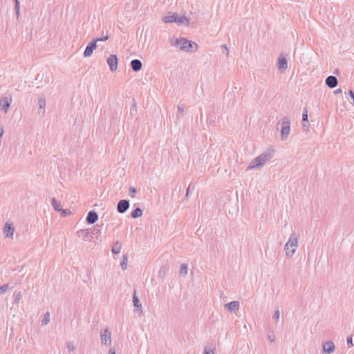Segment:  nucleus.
Wrapping results in <instances>:
<instances>
[{"instance_id":"15","label":"nucleus","mask_w":354,"mask_h":354,"mask_svg":"<svg viewBox=\"0 0 354 354\" xmlns=\"http://www.w3.org/2000/svg\"><path fill=\"white\" fill-rule=\"evenodd\" d=\"M15 228L12 227V224L6 223L3 233L6 238H12L14 234Z\"/></svg>"},{"instance_id":"2","label":"nucleus","mask_w":354,"mask_h":354,"mask_svg":"<svg viewBox=\"0 0 354 354\" xmlns=\"http://www.w3.org/2000/svg\"><path fill=\"white\" fill-rule=\"evenodd\" d=\"M272 158V154L270 152H263L251 162L250 165L248 167L247 170L252 169H258L263 167L265 163Z\"/></svg>"},{"instance_id":"25","label":"nucleus","mask_w":354,"mask_h":354,"mask_svg":"<svg viewBox=\"0 0 354 354\" xmlns=\"http://www.w3.org/2000/svg\"><path fill=\"white\" fill-rule=\"evenodd\" d=\"M128 262V257L127 254H124L122 258V261L120 263L121 268L124 270L127 269Z\"/></svg>"},{"instance_id":"21","label":"nucleus","mask_w":354,"mask_h":354,"mask_svg":"<svg viewBox=\"0 0 354 354\" xmlns=\"http://www.w3.org/2000/svg\"><path fill=\"white\" fill-rule=\"evenodd\" d=\"M215 347L213 344L207 343L204 348L203 354H214Z\"/></svg>"},{"instance_id":"19","label":"nucleus","mask_w":354,"mask_h":354,"mask_svg":"<svg viewBox=\"0 0 354 354\" xmlns=\"http://www.w3.org/2000/svg\"><path fill=\"white\" fill-rule=\"evenodd\" d=\"M133 303L135 308H137V310H142V304L140 302V299L136 295V291L134 290L133 295Z\"/></svg>"},{"instance_id":"16","label":"nucleus","mask_w":354,"mask_h":354,"mask_svg":"<svg viewBox=\"0 0 354 354\" xmlns=\"http://www.w3.org/2000/svg\"><path fill=\"white\" fill-rule=\"evenodd\" d=\"M225 307L230 312H236L239 309V302L238 301H233L226 304Z\"/></svg>"},{"instance_id":"7","label":"nucleus","mask_w":354,"mask_h":354,"mask_svg":"<svg viewBox=\"0 0 354 354\" xmlns=\"http://www.w3.org/2000/svg\"><path fill=\"white\" fill-rule=\"evenodd\" d=\"M129 201L126 199L120 200L117 205V211L120 214H124L129 208Z\"/></svg>"},{"instance_id":"28","label":"nucleus","mask_w":354,"mask_h":354,"mask_svg":"<svg viewBox=\"0 0 354 354\" xmlns=\"http://www.w3.org/2000/svg\"><path fill=\"white\" fill-rule=\"evenodd\" d=\"M167 268L165 266H162L159 270V277H165L167 274Z\"/></svg>"},{"instance_id":"34","label":"nucleus","mask_w":354,"mask_h":354,"mask_svg":"<svg viewBox=\"0 0 354 354\" xmlns=\"http://www.w3.org/2000/svg\"><path fill=\"white\" fill-rule=\"evenodd\" d=\"M194 186L192 187L191 185H189L188 188L186 191L185 196L187 198L191 192H192L194 190Z\"/></svg>"},{"instance_id":"44","label":"nucleus","mask_w":354,"mask_h":354,"mask_svg":"<svg viewBox=\"0 0 354 354\" xmlns=\"http://www.w3.org/2000/svg\"><path fill=\"white\" fill-rule=\"evenodd\" d=\"M268 339L271 342H273L274 341V335H268Z\"/></svg>"},{"instance_id":"5","label":"nucleus","mask_w":354,"mask_h":354,"mask_svg":"<svg viewBox=\"0 0 354 354\" xmlns=\"http://www.w3.org/2000/svg\"><path fill=\"white\" fill-rule=\"evenodd\" d=\"M165 23H177L178 24H184L186 26L189 25V21L185 16H178V15L173 14L167 15L162 18Z\"/></svg>"},{"instance_id":"37","label":"nucleus","mask_w":354,"mask_h":354,"mask_svg":"<svg viewBox=\"0 0 354 354\" xmlns=\"http://www.w3.org/2000/svg\"><path fill=\"white\" fill-rule=\"evenodd\" d=\"M91 234L97 236L98 234H100V230L94 227L91 231Z\"/></svg>"},{"instance_id":"26","label":"nucleus","mask_w":354,"mask_h":354,"mask_svg":"<svg viewBox=\"0 0 354 354\" xmlns=\"http://www.w3.org/2000/svg\"><path fill=\"white\" fill-rule=\"evenodd\" d=\"M187 270H188L187 265V264H185V263H183V264L180 266V274L181 275L186 276V275H187Z\"/></svg>"},{"instance_id":"40","label":"nucleus","mask_w":354,"mask_h":354,"mask_svg":"<svg viewBox=\"0 0 354 354\" xmlns=\"http://www.w3.org/2000/svg\"><path fill=\"white\" fill-rule=\"evenodd\" d=\"M348 95L353 100V105L354 106V92L352 90L348 91Z\"/></svg>"},{"instance_id":"32","label":"nucleus","mask_w":354,"mask_h":354,"mask_svg":"<svg viewBox=\"0 0 354 354\" xmlns=\"http://www.w3.org/2000/svg\"><path fill=\"white\" fill-rule=\"evenodd\" d=\"M15 9L16 10V15H17V17L18 18L19 17V1H15Z\"/></svg>"},{"instance_id":"46","label":"nucleus","mask_w":354,"mask_h":354,"mask_svg":"<svg viewBox=\"0 0 354 354\" xmlns=\"http://www.w3.org/2000/svg\"><path fill=\"white\" fill-rule=\"evenodd\" d=\"M3 129L0 128V138L3 136Z\"/></svg>"},{"instance_id":"27","label":"nucleus","mask_w":354,"mask_h":354,"mask_svg":"<svg viewBox=\"0 0 354 354\" xmlns=\"http://www.w3.org/2000/svg\"><path fill=\"white\" fill-rule=\"evenodd\" d=\"M50 322V314L49 313H46L44 317H43V319L41 321V326H45V325H47Z\"/></svg>"},{"instance_id":"9","label":"nucleus","mask_w":354,"mask_h":354,"mask_svg":"<svg viewBox=\"0 0 354 354\" xmlns=\"http://www.w3.org/2000/svg\"><path fill=\"white\" fill-rule=\"evenodd\" d=\"M96 48H97V40H93L86 47V49L84 52V57H88L91 56L93 50L95 49H96Z\"/></svg>"},{"instance_id":"1","label":"nucleus","mask_w":354,"mask_h":354,"mask_svg":"<svg viewBox=\"0 0 354 354\" xmlns=\"http://www.w3.org/2000/svg\"><path fill=\"white\" fill-rule=\"evenodd\" d=\"M169 43L172 46L178 47L181 50L185 52H192V48L194 46L196 48L194 51H196L198 48L196 43L192 41H189L185 37H171L169 39Z\"/></svg>"},{"instance_id":"13","label":"nucleus","mask_w":354,"mask_h":354,"mask_svg":"<svg viewBox=\"0 0 354 354\" xmlns=\"http://www.w3.org/2000/svg\"><path fill=\"white\" fill-rule=\"evenodd\" d=\"M335 349V344L331 341H328L323 345V351L326 354H330L334 352Z\"/></svg>"},{"instance_id":"41","label":"nucleus","mask_w":354,"mask_h":354,"mask_svg":"<svg viewBox=\"0 0 354 354\" xmlns=\"http://www.w3.org/2000/svg\"><path fill=\"white\" fill-rule=\"evenodd\" d=\"M221 48L226 51V55L228 56L229 55V50H228V48H227V46L225 44H223L221 46Z\"/></svg>"},{"instance_id":"14","label":"nucleus","mask_w":354,"mask_h":354,"mask_svg":"<svg viewBox=\"0 0 354 354\" xmlns=\"http://www.w3.org/2000/svg\"><path fill=\"white\" fill-rule=\"evenodd\" d=\"M325 83L329 88H333L337 86L338 80L335 76L330 75L326 77Z\"/></svg>"},{"instance_id":"35","label":"nucleus","mask_w":354,"mask_h":354,"mask_svg":"<svg viewBox=\"0 0 354 354\" xmlns=\"http://www.w3.org/2000/svg\"><path fill=\"white\" fill-rule=\"evenodd\" d=\"M346 342H347V345L349 348L353 346L352 335L347 337Z\"/></svg>"},{"instance_id":"39","label":"nucleus","mask_w":354,"mask_h":354,"mask_svg":"<svg viewBox=\"0 0 354 354\" xmlns=\"http://www.w3.org/2000/svg\"><path fill=\"white\" fill-rule=\"evenodd\" d=\"M108 39H109V36L106 35V36H104V37H102L96 38L94 40H97V42L98 41H106Z\"/></svg>"},{"instance_id":"20","label":"nucleus","mask_w":354,"mask_h":354,"mask_svg":"<svg viewBox=\"0 0 354 354\" xmlns=\"http://www.w3.org/2000/svg\"><path fill=\"white\" fill-rule=\"evenodd\" d=\"M302 126L304 129H308L309 126V122L308 120V111L306 109L304 110L302 113Z\"/></svg>"},{"instance_id":"22","label":"nucleus","mask_w":354,"mask_h":354,"mask_svg":"<svg viewBox=\"0 0 354 354\" xmlns=\"http://www.w3.org/2000/svg\"><path fill=\"white\" fill-rule=\"evenodd\" d=\"M142 215V210L140 207H136L131 213V216L133 218H137L138 217H140Z\"/></svg>"},{"instance_id":"10","label":"nucleus","mask_w":354,"mask_h":354,"mask_svg":"<svg viewBox=\"0 0 354 354\" xmlns=\"http://www.w3.org/2000/svg\"><path fill=\"white\" fill-rule=\"evenodd\" d=\"M107 64L111 71H115L118 68V57L116 55H111L107 59Z\"/></svg>"},{"instance_id":"31","label":"nucleus","mask_w":354,"mask_h":354,"mask_svg":"<svg viewBox=\"0 0 354 354\" xmlns=\"http://www.w3.org/2000/svg\"><path fill=\"white\" fill-rule=\"evenodd\" d=\"M279 318H280V311L279 309L275 310V311L272 315V319H274L276 322H278L279 320Z\"/></svg>"},{"instance_id":"42","label":"nucleus","mask_w":354,"mask_h":354,"mask_svg":"<svg viewBox=\"0 0 354 354\" xmlns=\"http://www.w3.org/2000/svg\"><path fill=\"white\" fill-rule=\"evenodd\" d=\"M178 111L180 114H182L184 111V109L183 106H178Z\"/></svg>"},{"instance_id":"45","label":"nucleus","mask_w":354,"mask_h":354,"mask_svg":"<svg viewBox=\"0 0 354 354\" xmlns=\"http://www.w3.org/2000/svg\"><path fill=\"white\" fill-rule=\"evenodd\" d=\"M334 93H336V94L340 93H342V89L341 88H338L336 91H335Z\"/></svg>"},{"instance_id":"17","label":"nucleus","mask_w":354,"mask_h":354,"mask_svg":"<svg viewBox=\"0 0 354 354\" xmlns=\"http://www.w3.org/2000/svg\"><path fill=\"white\" fill-rule=\"evenodd\" d=\"M130 66L133 71L138 72L141 70L142 64L140 59H135L131 60Z\"/></svg>"},{"instance_id":"33","label":"nucleus","mask_w":354,"mask_h":354,"mask_svg":"<svg viewBox=\"0 0 354 354\" xmlns=\"http://www.w3.org/2000/svg\"><path fill=\"white\" fill-rule=\"evenodd\" d=\"M137 193V189L135 188V187H131L129 188V196L131 197V198H134L135 197V194Z\"/></svg>"},{"instance_id":"24","label":"nucleus","mask_w":354,"mask_h":354,"mask_svg":"<svg viewBox=\"0 0 354 354\" xmlns=\"http://www.w3.org/2000/svg\"><path fill=\"white\" fill-rule=\"evenodd\" d=\"M51 205L55 211L59 212L61 210V208H62L61 203L57 201L55 198H52Z\"/></svg>"},{"instance_id":"38","label":"nucleus","mask_w":354,"mask_h":354,"mask_svg":"<svg viewBox=\"0 0 354 354\" xmlns=\"http://www.w3.org/2000/svg\"><path fill=\"white\" fill-rule=\"evenodd\" d=\"M67 348L69 351H73L75 349V346L72 342L67 343Z\"/></svg>"},{"instance_id":"8","label":"nucleus","mask_w":354,"mask_h":354,"mask_svg":"<svg viewBox=\"0 0 354 354\" xmlns=\"http://www.w3.org/2000/svg\"><path fill=\"white\" fill-rule=\"evenodd\" d=\"M111 333L109 328H106L101 333V341L104 345L110 346L111 343Z\"/></svg>"},{"instance_id":"30","label":"nucleus","mask_w":354,"mask_h":354,"mask_svg":"<svg viewBox=\"0 0 354 354\" xmlns=\"http://www.w3.org/2000/svg\"><path fill=\"white\" fill-rule=\"evenodd\" d=\"M21 298H22V295H21V292H18L15 293L14 304H17L19 301V300L21 299Z\"/></svg>"},{"instance_id":"23","label":"nucleus","mask_w":354,"mask_h":354,"mask_svg":"<svg viewBox=\"0 0 354 354\" xmlns=\"http://www.w3.org/2000/svg\"><path fill=\"white\" fill-rule=\"evenodd\" d=\"M122 248V243L119 241L114 243L111 251L113 254H119Z\"/></svg>"},{"instance_id":"6","label":"nucleus","mask_w":354,"mask_h":354,"mask_svg":"<svg viewBox=\"0 0 354 354\" xmlns=\"http://www.w3.org/2000/svg\"><path fill=\"white\" fill-rule=\"evenodd\" d=\"M12 102V97L6 96L0 99V110L7 113Z\"/></svg>"},{"instance_id":"47","label":"nucleus","mask_w":354,"mask_h":354,"mask_svg":"<svg viewBox=\"0 0 354 354\" xmlns=\"http://www.w3.org/2000/svg\"><path fill=\"white\" fill-rule=\"evenodd\" d=\"M88 232H86V233H85V236H85V237H87V236H88Z\"/></svg>"},{"instance_id":"11","label":"nucleus","mask_w":354,"mask_h":354,"mask_svg":"<svg viewBox=\"0 0 354 354\" xmlns=\"http://www.w3.org/2000/svg\"><path fill=\"white\" fill-rule=\"evenodd\" d=\"M277 67L279 71L283 72L288 68V62L285 56L283 54H281L278 57L277 60Z\"/></svg>"},{"instance_id":"12","label":"nucleus","mask_w":354,"mask_h":354,"mask_svg":"<svg viewBox=\"0 0 354 354\" xmlns=\"http://www.w3.org/2000/svg\"><path fill=\"white\" fill-rule=\"evenodd\" d=\"M98 220V214L94 210L88 212L86 221L88 224H93Z\"/></svg>"},{"instance_id":"43","label":"nucleus","mask_w":354,"mask_h":354,"mask_svg":"<svg viewBox=\"0 0 354 354\" xmlns=\"http://www.w3.org/2000/svg\"><path fill=\"white\" fill-rule=\"evenodd\" d=\"M109 354H115V350L113 348H111L109 351Z\"/></svg>"},{"instance_id":"29","label":"nucleus","mask_w":354,"mask_h":354,"mask_svg":"<svg viewBox=\"0 0 354 354\" xmlns=\"http://www.w3.org/2000/svg\"><path fill=\"white\" fill-rule=\"evenodd\" d=\"M59 212H60V214L62 217H65L71 214V212L67 209L61 208V210Z\"/></svg>"},{"instance_id":"36","label":"nucleus","mask_w":354,"mask_h":354,"mask_svg":"<svg viewBox=\"0 0 354 354\" xmlns=\"http://www.w3.org/2000/svg\"><path fill=\"white\" fill-rule=\"evenodd\" d=\"M8 285L5 284L3 286H0V293H4L6 292L8 289Z\"/></svg>"},{"instance_id":"4","label":"nucleus","mask_w":354,"mask_h":354,"mask_svg":"<svg viewBox=\"0 0 354 354\" xmlns=\"http://www.w3.org/2000/svg\"><path fill=\"white\" fill-rule=\"evenodd\" d=\"M281 125V139L285 140L288 138L290 131V120L285 116L278 122L277 126Z\"/></svg>"},{"instance_id":"3","label":"nucleus","mask_w":354,"mask_h":354,"mask_svg":"<svg viewBox=\"0 0 354 354\" xmlns=\"http://www.w3.org/2000/svg\"><path fill=\"white\" fill-rule=\"evenodd\" d=\"M298 239L295 233H292L288 239V241L284 246L286 255L288 258H290L294 255L297 248H298Z\"/></svg>"},{"instance_id":"18","label":"nucleus","mask_w":354,"mask_h":354,"mask_svg":"<svg viewBox=\"0 0 354 354\" xmlns=\"http://www.w3.org/2000/svg\"><path fill=\"white\" fill-rule=\"evenodd\" d=\"M38 104H39L38 113L41 114V115H44L45 113L44 108L46 106V100L44 96H39V100H38Z\"/></svg>"}]
</instances>
